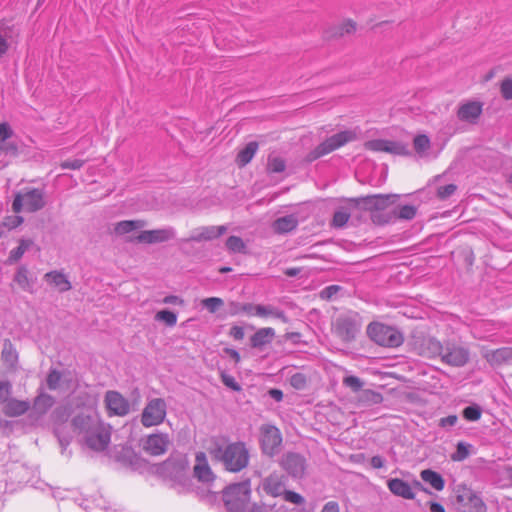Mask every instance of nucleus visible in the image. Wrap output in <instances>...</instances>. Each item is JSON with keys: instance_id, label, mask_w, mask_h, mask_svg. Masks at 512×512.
Here are the masks:
<instances>
[{"instance_id": "39448f33", "label": "nucleus", "mask_w": 512, "mask_h": 512, "mask_svg": "<svg viewBox=\"0 0 512 512\" xmlns=\"http://www.w3.org/2000/svg\"><path fill=\"white\" fill-rule=\"evenodd\" d=\"M361 326L360 315L357 312H348L336 318L333 324V331L343 342L350 343L356 339Z\"/></svg>"}, {"instance_id": "72a5a7b5", "label": "nucleus", "mask_w": 512, "mask_h": 512, "mask_svg": "<svg viewBox=\"0 0 512 512\" xmlns=\"http://www.w3.org/2000/svg\"><path fill=\"white\" fill-rule=\"evenodd\" d=\"M33 245V241L31 239H21L19 241V246L15 249L11 250L10 255L7 259L8 264H14L18 262L23 254Z\"/></svg>"}, {"instance_id": "c85d7f7f", "label": "nucleus", "mask_w": 512, "mask_h": 512, "mask_svg": "<svg viewBox=\"0 0 512 512\" xmlns=\"http://www.w3.org/2000/svg\"><path fill=\"white\" fill-rule=\"evenodd\" d=\"M144 226H146V222L144 220H123L114 225L113 232L118 236H122L139 230Z\"/></svg>"}, {"instance_id": "f704fd0d", "label": "nucleus", "mask_w": 512, "mask_h": 512, "mask_svg": "<svg viewBox=\"0 0 512 512\" xmlns=\"http://www.w3.org/2000/svg\"><path fill=\"white\" fill-rule=\"evenodd\" d=\"M359 403L363 406L369 407L372 405L380 404L383 401V396L370 389L362 390L358 398Z\"/></svg>"}, {"instance_id": "423d86ee", "label": "nucleus", "mask_w": 512, "mask_h": 512, "mask_svg": "<svg viewBox=\"0 0 512 512\" xmlns=\"http://www.w3.org/2000/svg\"><path fill=\"white\" fill-rule=\"evenodd\" d=\"M356 139V133L352 130H345L332 135L310 151L306 156L307 162H313L318 158L338 149Z\"/></svg>"}, {"instance_id": "e2e57ef3", "label": "nucleus", "mask_w": 512, "mask_h": 512, "mask_svg": "<svg viewBox=\"0 0 512 512\" xmlns=\"http://www.w3.org/2000/svg\"><path fill=\"white\" fill-rule=\"evenodd\" d=\"M85 161L82 159L65 160L61 162L60 167L62 169L79 170L83 167Z\"/></svg>"}, {"instance_id": "6e6552de", "label": "nucleus", "mask_w": 512, "mask_h": 512, "mask_svg": "<svg viewBox=\"0 0 512 512\" xmlns=\"http://www.w3.org/2000/svg\"><path fill=\"white\" fill-rule=\"evenodd\" d=\"M281 446L282 435L280 430L273 425H262L260 427V447L262 453L272 458L280 453Z\"/></svg>"}, {"instance_id": "9d476101", "label": "nucleus", "mask_w": 512, "mask_h": 512, "mask_svg": "<svg viewBox=\"0 0 512 512\" xmlns=\"http://www.w3.org/2000/svg\"><path fill=\"white\" fill-rule=\"evenodd\" d=\"M226 231L227 227L225 225L199 227L193 231L190 237L180 240V249L185 254H191L190 249L187 247L191 242L211 241L219 238Z\"/></svg>"}, {"instance_id": "37998d69", "label": "nucleus", "mask_w": 512, "mask_h": 512, "mask_svg": "<svg viewBox=\"0 0 512 512\" xmlns=\"http://www.w3.org/2000/svg\"><path fill=\"white\" fill-rule=\"evenodd\" d=\"M350 218V213L342 208L335 211L332 219V225L337 228L344 227Z\"/></svg>"}, {"instance_id": "0eeeda50", "label": "nucleus", "mask_w": 512, "mask_h": 512, "mask_svg": "<svg viewBox=\"0 0 512 512\" xmlns=\"http://www.w3.org/2000/svg\"><path fill=\"white\" fill-rule=\"evenodd\" d=\"M454 492V505L458 512H485L483 500L469 487L458 485Z\"/></svg>"}, {"instance_id": "a211bd4d", "label": "nucleus", "mask_w": 512, "mask_h": 512, "mask_svg": "<svg viewBox=\"0 0 512 512\" xmlns=\"http://www.w3.org/2000/svg\"><path fill=\"white\" fill-rule=\"evenodd\" d=\"M171 444L168 434L154 433L149 435L143 443V449L153 456L164 454Z\"/></svg>"}, {"instance_id": "4c0bfd02", "label": "nucleus", "mask_w": 512, "mask_h": 512, "mask_svg": "<svg viewBox=\"0 0 512 512\" xmlns=\"http://www.w3.org/2000/svg\"><path fill=\"white\" fill-rule=\"evenodd\" d=\"M371 220L377 225L392 223L395 222V213H393V209L390 211H374L371 214Z\"/></svg>"}, {"instance_id": "13d9d810", "label": "nucleus", "mask_w": 512, "mask_h": 512, "mask_svg": "<svg viewBox=\"0 0 512 512\" xmlns=\"http://www.w3.org/2000/svg\"><path fill=\"white\" fill-rule=\"evenodd\" d=\"M355 31H356V23L352 20H348V21L344 22L343 24H341L337 28L335 35L342 37L345 34H352Z\"/></svg>"}, {"instance_id": "a878e982", "label": "nucleus", "mask_w": 512, "mask_h": 512, "mask_svg": "<svg viewBox=\"0 0 512 512\" xmlns=\"http://www.w3.org/2000/svg\"><path fill=\"white\" fill-rule=\"evenodd\" d=\"M44 279L47 283L56 287L59 292H66L72 288L71 282L60 271H50L44 275Z\"/></svg>"}, {"instance_id": "680f3d73", "label": "nucleus", "mask_w": 512, "mask_h": 512, "mask_svg": "<svg viewBox=\"0 0 512 512\" xmlns=\"http://www.w3.org/2000/svg\"><path fill=\"white\" fill-rule=\"evenodd\" d=\"M341 289L340 286L338 285H330V286H327L325 287L321 292H320V298L323 299V300H331L332 297L337 294L339 292V290Z\"/></svg>"}, {"instance_id": "052dcab7", "label": "nucleus", "mask_w": 512, "mask_h": 512, "mask_svg": "<svg viewBox=\"0 0 512 512\" xmlns=\"http://www.w3.org/2000/svg\"><path fill=\"white\" fill-rule=\"evenodd\" d=\"M221 380L223 384L233 391H240L241 386L238 384V382L235 380V378L231 375L226 374L225 372L221 373Z\"/></svg>"}, {"instance_id": "aec40b11", "label": "nucleus", "mask_w": 512, "mask_h": 512, "mask_svg": "<svg viewBox=\"0 0 512 512\" xmlns=\"http://www.w3.org/2000/svg\"><path fill=\"white\" fill-rule=\"evenodd\" d=\"M163 467L171 477L181 480L189 467V461L185 455H177L164 461Z\"/></svg>"}, {"instance_id": "f3484780", "label": "nucleus", "mask_w": 512, "mask_h": 512, "mask_svg": "<svg viewBox=\"0 0 512 512\" xmlns=\"http://www.w3.org/2000/svg\"><path fill=\"white\" fill-rule=\"evenodd\" d=\"M104 402L110 415L122 417L127 415L130 411L128 400L117 391H107Z\"/></svg>"}, {"instance_id": "bf43d9fd", "label": "nucleus", "mask_w": 512, "mask_h": 512, "mask_svg": "<svg viewBox=\"0 0 512 512\" xmlns=\"http://www.w3.org/2000/svg\"><path fill=\"white\" fill-rule=\"evenodd\" d=\"M0 151L4 152L6 155L17 156L19 153L18 145L15 142H3L0 143Z\"/></svg>"}, {"instance_id": "7ed1b4c3", "label": "nucleus", "mask_w": 512, "mask_h": 512, "mask_svg": "<svg viewBox=\"0 0 512 512\" xmlns=\"http://www.w3.org/2000/svg\"><path fill=\"white\" fill-rule=\"evenodd\" d=\"M367 334L373 342L383 347H399L404 341L402 332L397 328L378 322L368 325Z\"/></svg>"}, {"instance_id": "cd10ccee", "label": "nucleus", "mask_w": 512, "mask_h": 512, "mask_svg": "<svg viewBox=\"0 0 512 512\" xmlns=\"http://www.w3.org/2000/svg\"><path fill=\"white\" fill-rule=\"evenodd\" d=\"M4 413L9 417H17L25 414L29 408L30 403L28 401H22L17 399H10L5 401Z\"/></svg>"}, {"instance_id": "58836bf2", "label": "nucleus", "mask_w": 512, "mask_h": 512, "mask_svg": "<svg viewBox=\"0 0 512 512\" xmlns=\"http://www.w3.org/2000/svg\"><path fill=\"white\" fill-rule=\"evenodd\" d=\"M490 362L493 364H502L512 360L510 347H504L495 350L490 356Z\"/></svg>"}, {"instance_id": "4d7b16f0", "label": "nucleus", "mask_w": 512, "mask_h": 512, "mask_svg": "<svg viewBox=\"0 0 512 512\" xmlns=\"http://www.w3.org/2000/svg\"><path fill=\"white\" fill-rule=\"evenodd\" d=\"M283 499L287 502H290L295 505H303L305 503V499L299 493L294 491L285 490V493L282 494Z\"/></svg>"}, {"instance_id": "7c9ffc66", "label": "nucleus", "mask_w": 512, "mask_h": 512, "mask_svg": "<svg viewBox=\"0 0 512 512\" xmlns=\"http://www.w3.org/2000/svg\"><path fill=\"white\" fill-rule=\"evenodd\" d=\"M258 142H249L242 150H240L236 157V163L239 167L246 166L254 157L258 150Z\"/></svg>"}, {"instance_id": "4468645a", "label": "nucleus", "mask_w": 512, "mask_h": 512, "mask_svg": "<svg viewBox=\"0 0 512 512\" xmlns=\"http://www.w3.org/2000/svg\"><path fill=\"white\" fill-rule=\"evenodd\" d=\"M111 438V427L107 424H102L93 430L92 433H88L84 436L86 445L94 451H104Z\"/></svg>"}, {"instance_id": "de8ad7c7", "label": "nucleus", "mask_w": 512, "mask_h": 512, "mask_svg": "<svg viewBox=\"0 0 512 512\" xmlns=\"http://www.w3.org/2000/svg\"><path fill=\"white\" fill-rule=\"evenodd\" d=\"M61 379L62 374L56 369H51L46 378L47 387L50 390H56L60 385Z\"/></svg>"}, {"instance_id": "338daca9", "label": "nucleus", "mask_w": 512, "mask_h": 512, "mask_svg": "<svg viewBox=\"0 0 512 512\" xmlns=\"http://www.w3.org/2000/svg\"><path fill=\"white\" fill-rule=\"evenodd\" d=\"M25 207L24 198L22 193H17L12 203V209L15 213H19Z\"/></svg>"}, {"instance_id": "c756f323", "label": "nucleus", "mask_w": 512, "mask_h": 512, "mask_svg": "<svg viewBox=\"0 0 512 512\" xmlns=\"http://www.w3.org/2000/svg\"><path fill=\"white\" fill-rule=\"evenodd\" d=\"M55 404V398L43 391H40L33 402V410L38 415H44Z\"/></svg>"}, {"instance_id": "473e14b6", "label": "nucleus", "mask_w": 512, "mask_h": 512, "mask_svg": "<svg viewBox=\"0 0 512 512\" xmlns=\"http://www.w3.org/2000/svg\"><path fill=\"white\" fill-rule=\"evenodd\" d=\"M255 315L260 317L273 316L282 320L284 323L288 322V318L284 311L279 310L271 305H257Z\"/></svg>"}, {"instance_id": "393cba45", "label": "nucleus", "mask_w": 512, "mask_h": 512, "mask_svg": "<svg viewBox=\"0 0 512 512\" xmlns=\"http://www.w3.org/2000/svg\"><path fill=\"white\" fill-rule=\"evenodd\" d=\"M275 337V331L273 328H260L250 338V345L253 348H262L263 346L270 344Z\"/></svg>"}, {"instance_id": "774afa93", "label": "nucleus", "mask_w": 512, "mask_h": 512, "mask_svg": "<svg viewBox=\"0 0 512 512\" xmlns=\"http://www.w3.org/2000/svg\"><path fill=\"white\" fill-rule=\"evenodd\" d=\"M23 222V218L21 216H12L7 217L3 222V225L8 227L9 229L16 228Z\"/></svg>"}, {"instance_id": "f257e3e1", "label": "nucleus", "mask_w": 512, "mask_h": 512, "mask_svg": "<svg viewBox=\"0 0 512 512\" xmlns=\"http://www.w3.org/2000/svg\"><path fill=\"white\" fill-rule=\"evenodd\" d=\"M210 454L215 460L221 462L227 471L234 473L246 468L250 457L243 442H234L226 446L217 443L210 449Z\"/></svg>"}, {"instance_id": "412c9836", "label": "nucleus", "mask_w": 512, "mask_h": 512, "mask_svg": "<svg viewBox=\"0 0 512 512\" xmlns=\"http://www.w3.org/2000/svg\"><path fill=\"white\" fill-rule=\"evenodd\" d=\"M25 203V210L27 212H37L41 210L46 202L44 199V192L37 188L26 190L22 193Z\"/></svg>"}, {"instance_id": "e433bc0d", "label": "nucleus", "mask_w": 512, "mask_h": 512, "mask_svg": "<svg viewBox=\"0 0 512 512\" xmlns=\"http://www.w3.org/2000/svg\"><path fill=\"white\" fill-rule=\"evenodd\" d=\"M375 195L362 196L358 198H351L349 202L355 207L363 210L374 212Z\"/></svg>"}, {"instance_id": "864d4df0", "label": "nucleus", "mask_w": 512, "mask_h": 512, "mask_svg": "<svg viewBox=\"0 0 512 512\" xmlns=\"http://www.w3.org/2000/svg\"><path fill=\"white\" fill-rule=\"evenodd\" d=\"M8 37V30L0 24V57H3L9 49Z\"/></svg>"}, {"instance_id": "1a4fd4ad", "label": "nucleus", "mask_w": 512, "mask_h": 512, "mask_svg": "<svg viewBox=\"0 0 512 512\" xmlns=\"http://www.w3.org/2000/svg\"><path fill=\"white\" fill-rule=\"evenodd\" d=\"M167 414V404L162 398H153L148 401L141 414V423L144 427L157 426L163 423Z\"/></svg>"}, {"instance_id": "c03bdc74", "label": "nucleus", "mask_w": 512, "mask_h": 512, "mask_svg": "<svg viewBox=\"0 0 512 512\" xmlns=\"http://www.w3.org/2000/svg\"><path fill=\"white\" fill-rule=\"evenodd\" d=\"M462 414L468 421H477L481 417L482 410L479 405L473 404L464 408Z\"/></svg>"}, {"instance_id": "0e129e2a", "label": "nucleus", "mask_w": 512, "mask_h": 512, "mask_svg": "<svg viewBox=\"0 0 512 512\" xmlns=\"http://www.w3.org/2000/svg\"><path fill=\"white\" fill-rule=\"evenodd\" d=\"M10 394H11L10 382L0 380V403L7 401Z\"/></svg>"}, {"instance_id": "2f4dec72", "label": "nucleus", "mask_w": 512, "mask_h": 512, "mask_svg": "<svg viewBox=\"0 0 512 512\" xmlns=\"http://www.w3.org/2000/svg\"><path fill=\"white\" fill-rule=\"evenodd\" d=\"M420 476L424 482L428 483L435 490H443L445 481L439 473L430 469H425L421 471Z\"/></svg>"}, {"instance_id": "f03ea898", "label": "nucleus", "mask_w": 512, "mask_h": 512, "mask_svg": "<svg viewBox=\"0 0 512 512\" xmlns=\"http://www.w3.org/2000/svg\"><path fill=\"white\" fill-rule=\"evenodd\" d=\"M250 480L229 485L223 491V501L229 512H265L268 507L264 505H251L250 503Z\"/></svg>"}, {"instance_id": "3c124183", "label": "nucleus", "mask_w": 512, "mask_h": 512, "mask_svg": "<svg viewBox=\"0 0 512 512\" xmlns=\"http://www.w3.org/2000/svg\"><path fill=\"white\" fill-rule=\"evenodd\" d=\"M290 385L297 390H303L307 386V377L303 373H295L290 377Z\"/></svg>"}, {"instance_id": "5fc2aeb1", "label": "nucleus", "mask_w": 512, "mask_h": 512, "mask_svg": "<svg viewBox=\"0 0 512 512\" xmlns=\"http://www.w3.org/2000/svg\"><path fill=\"white\" fill-rule=\"evenodd\" d=\"M202 304L209 312L215 313L223 305V300L218 297H210L204 299Z\"/></svg>"}, {"instance_id": "69168bd1", "label": "nucleus", "mask_w": 512, "mask_h": 512, "mask_svg": "<svg viewBox=\"0 0 512 512\" xmlns=\"http://www.w3.org/2000/svg\"><path fill=\"white\" fill-rule=\"evenodd\" d=\"M12 134L13 131L7 122L0 123V143L5 142Z\"/></svg>"}, {"instance_id": "a19ab883", "label": "nucleus", "mask_w": 512, "mask_h": 512, "mask_svg": "<svg viewBox=\"0 0 512 512\" xmlns=\"http://www.w3.org/2000/svg\"><path fill=\"white\" fill-rule=\"evenodd\" d=\"M226 247L229 251L234 253L245 252L246 245L244 241L238 236H230L226 240Z\"/></svg>"}, {"instance_id": "dca6fc26", "label": "nucleus", "mask_w": 512, "mask_h": 512, "mask_svg": "<svg viewBox=\"0 0 512 512\" xmlns=\"http://www.w3.org/2000/svg\"><path fill=\"white\" fill-rule=\"evenodd\" d=\"M387 486L391 493L398 497H402L404 499H414L415 493L413 492V488L418 490H423L427 492V489H425L421 482L415 480L413 482V485L411 486L408 482H405L402 479L399 478H392L389 479L387 482Z\"/></svg>"}, {"instance_id": "bb28decb", "label": "nucleus", "mask_w": 512, "mask_h": 512, "mask_svg": "<svg viewBox=\"0 0 512 512\" xmlns=\"http://www.w3.org/2000/svg\"><path fill=\"white\" fill-rule=\"evenodd\" d=\"M13 281L17 283L23 291L33 293L35 280L29 277V270L25 265L18 267Z\"/></svg>"}, {"instance_id": "b1692460", "label": "nucleus", "mask_w": 512, "mask_h": 512, "mask_svg": "<svg viewBox=\"0 0 512 512\" xmlns=\"http://www.w3.org/2000/svg\"><path fill=\"white\" fill-rule=\"evenodd\" d=\"M298 226V218L294 214L277 218L272 223V228L277 234H285L295 230Z\"/></svg>"}, {"instance_id": "8fccbe9b", "label": "nucleus", "mask_w": 512, "mask_h": 512, "mask_svg": "<svg viewBox=\"0 0 512 512\" xmlns=\"http://www.w3.org/2000/svg\"><path fill=\"white\" fill-rule=\"evenodd\" d=\"M344 386L350 388L353 392H358L362 390L364 386V382L357 376H346L343 379Z\"/></svg>"}, {"instance_id": "20e7f679", "label": "nucleus", "mask_w": 512, "mask_h": 512, "mask_svg": "<svg viewBox=\"0 0 512 512\" xmlns=\"http://www.w3.org/2000/svg\"><path fill=\"white\" fill-rule=\"evenodd\" d=\"M430 348L437 352L447 365L462 367L469 361V350L463 346L454 343L442 345L439 341L431 340Z\"/></svg>"}, {"instance_id": "9b49d317", "label": "nucleus", "mask_w": 512, "mask_h": 512, "mask_svg": "<svg viewBox=\"0 0 512 512\" xmlns=\"http://www.w3.org/2000/svg\"><path fill=\"white\" fill-rule=\"evenodd\" d=\"M71 424L76 433L85 436L88 433H92L95 428L100 427L104 423L100 420L95 410L87 409L75 415Z\"/></svg>"}, {"instance_id": "2eb2a0df", "label": "nucleus", "mask_w": 512, "mask_h": 512, "mask_svg": "<svg viewBox=\"0 0 512 512\" xmlns=\"http://www.w3.org/2000/svg\"><path fill=\"white\" fill-rule=\"evenodd\" d=\"M368 150L375 152H386L394 155H410V150L407 145L384 139L370 140L365 143Z\"/></svg>"}, {"instance_id": "ea45409f", "label": "nucleus", "mask_w": 512, "mask_h": 512, "mask_svg": "<svg viewBox=\"0 0 512 512\" xmlns=\"http://www.w3.org/2000/svg\"><path fill=\"white\" fill-rule=\"evenodd\" d=\"M286 163L284 159L278 156H269L267 170L270 173H281L285 170Z\"/></svg>"}, {"instance_id": "f8f14e48", "label": "nucleus", "mask_w": 512, "mask_h": 512, "mask_svg": "<svg viewBox=\"0 0 512 512\" xmlns=\"http://www.w3.org/2000/svg\"><path fill=\"white\" fill-rule=\"evenodd\" d=\"M281 467L294 479H301L306 471V459L295 452H287L280 461Z\"/></svg>"}, {"instance_id": "09e8293b", "label": "nucleus", "mask_w": 512, "mask_h": 512, "mask_svg": "<svg viewBox=\"0 0 512 512\" xmlns=\"http://www.w3.org/2000/svg\"><path fill=\"white\" fill-rule=\"evenodd\" d=\"M414 149L417 153H423L430 148V139L426 135H417L413 140Z\"/></svg>"}, {"instance_id": "6e6d98bb", "label": "nucleus", "mask_w": 512, "mask_h": 512, "mask_svg": "<svg viewBox=\"0 0 512 512\" xmlns=\"http://www.w3.org/2000/svg\"><path fill=\"white\" fill-rule=\"evenodd\" d=\"M501 96L505 100H512V78L506 77L500 84Z\"/></svg>"}, {"instance_id": "49530a36", "label": "nucleus", "mask_w": 512, "mask_h": 512, "mask_svg": "<svg viewBox=\"0 0 512 512\" xmlns=\"http://www.w3.org/2000/svg\"><path fill=\"white\" fill-rule=\"evenodd\" d=\"M397 197L396 195H375L374 211H384L391 204L390 199Z\"/></svg>"}, {"instance_id": "4be33fe9", "label": "nucleus", "mask_w": 512, "mask_h": 512, "mask_svg": "<svg viewBox=\"0 0 512 512\" xmlns=\"http://www.w3.org/2000/svg\"><path fill=\"white\" fill-rule=\"evenodd\" d=\"M195 460L194 476L201 482L214 480V474L207 462L206 454L204 452H197Z\"/></svg>"}, {"instance_id": "603ef678", "label": "nucleus", "mask_w": 512, "mask_h": 512, "mask_svg": "<svg viewBox=\"0 0 512 512\" xmlns=\"http://www.w3.org/2000/svg\"><path fill=\"white\" fill-rule=\"evenodd\" d=\"M457 190V186L455 184H448L444 186H440L437 188V197L440 200H446L450 196H452Z\"/></svg>"}, {"instance_id": "ddd939ff", "label": "nucleus", "mask_w": 512, "mask_h": 512, "mask_svg": "<svg viewBox=\"0 0 512 512\" xmlns=\"http://www.w3.org/2000/svg\"><path fill=\"white\" fill-rule=\"evenodd\" d=\"M175 237V230L171 227L164 229L145 230L135 237H128L126 242H138L146 244L161 243Z\"/></svg>"}, {"instance_id": "79ce46f5", "label": "nucleus", "mask_w": 512, "mask_h": 512, "mask_svg": "<svg viewBox=\"0 0 512 512\" xmlns=\"http://www.w3.org/2000/svg\"><path fill=\"white\" fill-rule=\"evenodd\" d=\"M155 320L162 321L167 326L173 327L177 323V315L170 310H160L156 313Z\"/></svg>"}, {"instance_id": "c9c22d12", "label": "nucleus", "mask_w": 512, "mask_h": 512, "mask_svg": "<svg viewBox=\"0 0 512 512\" xmlns=\"http://www.w3.org/2000/svg\"><path fill=\"white\" fill-rule=\"evenodd\" d=\"M395 213V221L400 220H412L417 214V207L414 205H403L393 208Z\"/></svg>"}, {"instance_id": "a18cd8bd", "label": "nucleus", "mask_w": 512, "mask_h": 512, "mask_svg": "<svg viewBox=\"0 0 512 512\" xmlns=\"http://www.w3.org/2000/svg\"><path fill=\"white\" fill-rule=\"evenodd\" d=\"M471 445L464 442H459L456 446V451L451 455L453 461H463L469 456V448Z\"/></svg>"}, {"instance_id": "6ab92c4d", "label": "nucleus", "mask_w": 512, "mask_h": 512, "mask_svg": "<svg viewBox=\"0 0 512 512\" xmlns=\"http://www.w3.org/2000/svg\"><path fill=\"white\" fill-rule=\"evenodd\" d=\"M288 478L279 472H272L262 482L263 490L273 497H280L285 493Z\"/></svg>"}, {"instance_id": "5701e85b", "label": "nucleus", "mask_w": 512, "mask_h": 512, "mask_svg": "<svg viewBox=\"0 0 512 512\" xmlns=\"http://www.w3.org/2000/svg\"><path fill=\"white\" fill-rule=\"evenodd\" d=\"M482 113V105L479 102H467L461 105L457 111V117L461 121L475 122Z\"/></svg>"}]
</instances>
